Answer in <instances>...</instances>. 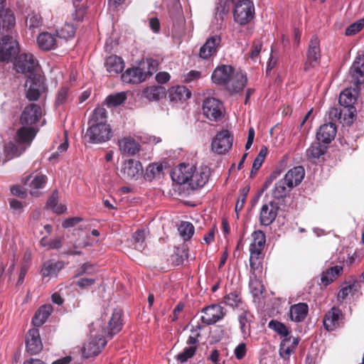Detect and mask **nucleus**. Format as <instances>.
<instances>
[{
	"label": "nucleus",
	"mask_w": 364,
	"mask_h": 364,
	"mask_svg": "<svg viewBox=\"0 0 364 364\" xmlns=\"http://www.w3.org/2000/svg\"><path fill=\"white\" fill-rule=\"evenodd\" d=\"M42 116L41 108L36 104L26 107L21 115L20 122L24 126L32 125L37 122Z\"/></svg>",
	"instance_id": "nucleus-13"
},
{
	"label": "nucleus",
	"mask_w": 364,
	"mask_h": 364,
	"mask_svg": "<svg viewBox=\"0 0 364 364\" xmlns=\"http://www.w3.org/2000/svg\"><path fill=\"white\" fill-rule=\"evenodd\" d=\"M105 66L109 73L117 75L123 70L124 64L122 58L117 55H110L106 59Z\"/></svg>",
	"instance_id": "nucleus-28"
},
{
	"label": "nucleus",
	"mask_w": 364,
	"mask_h": 364,
	"mask_svg": "<svg viewBox=\"0 0 364 364\" xmlns=\"http://www.w3.org/2000/svg\"><path fill=\"white\" fill-rule=\"evenodd\" d=\"M230 11L229 0H218L215 13V18L218 25H222Z\"/></svg>",
	"instance_id": "nucleus-38"
},
{
	"label": "nucleus",
	"mask_w": 364,
	"mask_h": 364,
	"mask_svg": "<svg viewBox=\"0 0 364 364\" xmlns=\"http://www.w3.org/2000/svg\"><path fill=\"white\" fill-rule=\"evenodd\" d=\"M75 33V28L73 24L70 23H65L64 26L58 31V36L65 39L73 38Z\"/></svg>",
	"instance_id": "nucleus-54"
},
{
	"label": "nucleus",
	"mask_w": 364,
	"mask_h": 364,
	"mask_svg": "<svg viewBox=\"0 0 364 364\" xmlns=\"http://www.w3.org/2000/svg\"><path fill=\"white\" fill-rule=\"evenodd\" d=\"M321 58V49L318 38L316 36L311 37L306 52V60L304 65V70L308 71L319 64Z\"/></svg>",
	"instance_id": "nucleus-8"
},
{
	"label": "nucleus",
	"mask_w": 364,
	"mask_h": 364,
	"mask_svg": "<svg viewBox=\"0 0 364 364\" xmlns=\"http://www.w3.org/2000/svg\"><path fill=\"white\" fill-rule=\"evenodd\" d=\"M233 136L227 129H223L215 135L211 148L218 154H223L228 151L232 145Z\"/></svg>",
	"instance_id": "nucleus-7"
},
{
	"label": "nucleus",
	"mask_w": 364,
	"mask_h": 364,
	"mask_svg": "<svg viewBox=\"0 0 364 364\" xmlns=\"http://www.w3.org/2000/svg\"><path fill=\"white\" fill-rule=\"evenodd\" d=\"M328 116L331 122L339 121L341 119L342 110L338 107H331L328 112Z\"/></svg>",
	"instance_id": "nucleus-62"
},
{
	"label": "nucleus",
	"mask_w": 364,
	"mask_h": 364,
	"mask_svg": "<svg viewBox=\"0 0 364 364\" xmlns=\"http://www.w3.org/2000/svg\"><path fill=\"white\" fill-rule=\"evenodd\" d=\"M68 92V87H63L60 89V90L58 92L56 100H55V105L57 106L63 105L67 101Z\"/></svg>",
	"instance_id": "nucleus-61"
},
{
	"label": "nucleus",
	"mask_w": 364,
	"mask_h": 364,
	"mask_svg": "<svg viewBox=\"0 0 364 364\" xmlns=\"http://www.w3.org/2000/svg\"><path fill=\"white\" fill-rule=\"evenodd\" d=\"M119 146L122 152L134 155L139 151V144L131 137H125L119 140Z\"/></svg>",
	"instance_id": "nucleus-35"
},
{
	"label": "nucleus",
	"mask_w": 364,
	"mask_h": 364,
	"mask_svg": "<svg viewBox=\"0 0 364 364\" xmlns=\"http://www.w3.org/2000/svg\"><path fill=\"white\" fill-rule=\"evenodd\" d=\"M203 114L210 121L218 122L223 119L225 108L223 103L215 97H208L203 103Z\"/></svg>",
	"instance_id": "nucleus-5"
},
{
	"label": "nucleus",
	"mask_w": 364,
	"mask_h": 364,
	"mask_svg": "<svg viewBox=\"0 0 364 364\" xmlns=\"http://www.w3.org/2000/svg\"><path fill=\"white\" fill-rule=\"evenodd\" d=\"M163 175V166L161 164H150L147 168L145 173L146 180L151 181L156 178H161Z\"/></svg>",
	"instance_id": "nucleus-46"
},
{
	"label": "nucleus",
	"mask_w": 364,
	"mask_h": 364,
	"mask_svg": "<svg viewBox=\"0 0 364 364\" xmlns=\"http://www.w3.org/2000/svg\"><path fill=\"white\" fill-rule=\"evenodd\" d=\"M291 189V188H289L285 181L281 179L275 183L272 196L274 199L279 200L285 198Z\"/></svg>",
	"instance_id": "nucleus-42"
},
{
	"label": "nucleus",
	"mask_w": 364,
	"mask_h": 364,
	"mask_svg": "<svg viewBox=\"0 0 364 364\" xmlns=\"http://www.w3.org/2000/svg\"><path fill=\"white\" fill-rule=\"evenodd\" d=\"M89 127L85 137L89 142L100 144L109 141L112 135L110 126L107 124V110L104 107L94 109L88 121Z\"/></svg>",
	"instance_id": "nucleus-1"
},
{
	"label": "nucleus",
	"mask_w": 364,
	"mask_h": 364,
	"mask_svg": "<svg viewBox=\"0 0 364 364\" xmlns=\"http://www.w3.org/2000/svg\"><path fill=\"white\" fill-rule=\"evenodd\" d=\"M350 73L355 84H360L364 80V55L357 57L353 62Z\"/></svg>",
	"instance_id": "nucleus-24"
},
{
	"label": "nucleus",
	"mask_w": 364,
	"mask_h": 364,
	"mask_svg": "<svg viewBox=\"0 0 364 364\" xmlns=\"http://www.w3.org/2000/svg\"><path fill=\"white\" fill-rule=\"evenodd\" d=\"M343 314L340 309L333 306L328 311L323 318V326L328 331H333L339 326Z\"/></svg>",
	"instance_id": "nucleus-21"
},
{
	"label": "nucleus",
	"mask_w": 364,
	"mask_h": 364,
	"mask_svg": "<svg viewBox=\"0 0 364 364\" xmlns=\"http://www.w3.org/2000/svg\"><path fill=\"white\" fill-rule=\"evenodd\" d=\"M326 150V146H323L319 142H314L306 150V156L311 160L317 159L324 154Z\"/></svg>",
	"instance_id": "nucleus-45"
},
{
	"label": "nucleus",
	"mask_w": 364,
	"mask_h": 364,
	"mask_svg": "<svg viewBox=\"0 0 364 364\" xmlns=\"http://www.w3.org/2000/svg\"><path fill=\"white\" fill-rule=\"evenodd\" d=\"M16 19L13 11L4 7L0 8V33L4 34L15 26Z\"/></svg>",
	"instance_id": "nucleus-20"
},
{
	"label": "nucleus",
	"mask_w": 364,
	"mask_h": 364,
	"mask_svg": "<svg viewBox=\"0 0 364 364\" xmlns=\"http://www.w3.org/2000/svg\"><path fill=\"white\" fill-rule=\"evenodd\" d=\"M267 154V148L266 146H262L261 148L259 154H257V156H256V158L255 159V160L253 161L252 167V170H251V173H250L251 177H253L255 176V174L256 173V172L259 169L262 163L264 161V159H265Z\"/></svg>",
	"instance_id": "nucleus-48"
},
{
	"label": "nucleus",
	"mask_w": 364,
	"mask_h": 364,
	"mask_svg": "<svg viewBox=\"0 0 364 364\" xmlns=\"http://www.w3.org/2000/svg\"><path fill=\"white\" fill-rule=\"evenodd\" d=\"M221 38L220 36L215 35L209 37L205 43L200 47L199 56L203 59H208L218 53L220 47Z\"/></svg>",
	"instance_id": "nucleus-12"
},
{
	"label": "nucleus",
	"mask_w": 364,
	"mask_h": 364,
	"mask_svg": "<svg viewBox=\"0 0 364 364\" xmlns=\"http://www.w3.org/2000/svg\"><path fill=\"white\" fill-rule=\"evenodd\" d=\"M52 311L53 306L50 304H46L41 306L32 318L33 324L36 327L42 326L46 321Z\"/></svg>",
	"instance_id": "nucleus-33"
},
{
	"label": "nucleus",
	"mask_w": 364,
	"mask_h": 364,
	"mask_svg": "<svg viewBox=\"0 0 364 364\" xmlns=\"http://www.w3.org/2000/svg\"><path fill=\"white\" fill-rule=\"evenodd\" d=\"M122 315L121 309H116L113 311L107 328L105 331V333L111 337L119 333L122 328Z\"/></svg>",
	"instance_id": "nucleus-25"
},
{
	"label": "nucleus",
	"mask_w": 364,
	"mask_h": 364,
	"mask_svg": "<svg viewBox=\"0 0 364 364\" xmlns=\"http://www.w3.org/2000/svg\"><path fill=\"white\" fill-rule=\"evenodd\" d=\"M354 90L350 88L344 90L339 96V103L346 107H351L355 101V95L353 94Z\"/></svg>",
	"instance_id": "nucleus-47"
},
{
	"label": "nucleus",
	"mask_w": 364,
	"mask_h": 364,
	"mask_svg": "<svg viewBox=\"0 0 364 364\" xmlns=\"http://www.w3.org/2000/svg\"><path fill=\"white\" fill-rule=\"evenodd\" d=\"M308 311L309 307L306 304L299 303L290 307L289 316L291 321L301 322L305 319Z\"/></svg>",
	"instance_id": "nucleus-30"
},
{
	"label": "nucleus",
	"mask_w": 364,
	"mask_h": 364,
	"mask_svg": "<svg viewBox=\"0 0 364 364\" xmlns=\"http://www.w3.org/2000/svg\"><path fill=\"white\" fill-rule=\"evenodd\" d=\"M18 52V43L13 37L6 35L0 39L1 62L9 63Z\"/></svg>",
	"instance_id": "nucleus-6"
},
{
	"label": "nucleus",
	"mask_w": 364,
	"mask_h": 364,
	"mask_svg": "<svg viewBox=\"0 0 364 364\" xmlns=\"http://www.w3.org/2000/svg\"><path fill=\"white\" fill-rule=\"evenodd\" d=\"M178 231L184 240H188L194 233V227L189 222H183L178 227Z\"/></svg>",
	"instance_id": "nucleus-51"
},
{
	"label": "nucleus",
	"mask_w": 364,
	"mask_h": 364,
	"mask_svg": "<svg viewBox=\"0 0 364 364\" xmlns=\"http://www.w3.org/2000/svg\"><path fill=\"white\" fill-rule=\"evenodd\" d=\"M42 18L38 14H30L26 18V25L30 28H38L41 25Z\"/></svg>",
	"instance_id": "nucleus-60"
},
{
	"label": "nucleus",
	"mask_w": 364,
	"mask_h": 364,
	"mask_svg": "<svg viewBox=\"0 0 364 364\" xmlns=\"http://www.w3.org/2000/svg\"><path fill=\"white\" fill-rule=\"evenodd\" d=\"M38 47L44 50L55 49L57 44L56 38L54 35L48 32H43L38 35L37 38Z\"/></svg>",
	"instance_id": "nucleus-32"
},
{
	"label": "nucleus",
	"mask_w": 364,
	"mask_h": 364,
	"mask_svg": "<svg viewBox=\"0 0 364 364\" xmlns=\"http://www.w3.org/2000/svg\"><path fill=\"white\" fill-rule=\"evenodd\" d=\"M242 302L240 294L236 292H231L226 295L224 298V303L232 307H237Z\"/></svg>",
	"instance_id": "nucleus-57"
},
{
	"label": "nucleus",
	"mask_w": 364,
	"mask_h": 364,
	"mask_svg": "<svg viewBox=\"0 0 364 364\" xmlns=\"http://www.w3.org/2000/svg\"><path fill=\"white\" fill-rule=\"evenodd\" d=\"M191 91L185 86L172 87L168 90V97L172 102L185 101L190 98Z\"/></svg>",
	"instance_id": "nucleus-31"
},
{
	"label": "nucleus",
	"mask_w": 364,
	"mask_h": 364,
	"mask_svg": "<svg viewBox=\"0 0 364 364\" xmlns=\"http://www.w3.org/2000/svg\"><path fill=\"white\" fill-rule=\"evenodd\" d=\"M250 191V188L245 186L240 191V196L236 202L235 210L237 216L238 217V213L242 210L245 203L246 198Z\"/></svg>",
	"instance_id": "nucleus-56"
},
{
	"label": "nucleus",
	"mask_w": 364,
	"mask_h": 364,
	"mask_svg": "<svg viewBox=\"0 0 364 364\" xmlns=\"http://www.w3.org/2000/svg\"><path fill=\"white\" fill-rule=\"evenodd\" d=\"M63 264L61 262H54L52 260L47 261L43 263L41 274L43 277H53L62 269Z\"/></svg>",
	"instance_id": "nucleus-41"
},
{
	"label": "nucleus",
	"mask_w": 364,
	"mask_h": 364,
	"mask_svg": "<svg viewBox=\"0 0 364 364\" xmlns=\"http://www.w3.org/2000/svg\"><path fill=\"white\" fill-rule=\"evenodd\" d=\"M146 76L141 65L127 69L122 75V80L125 83L139 84L146 79Z\"/></svg>",
	"instance_id": "nucleus-19"
},
{
	"label": "nucleus",
	"mask_w": 364,
	"mask_h": 364,
	"mask_svg": "<svg viewBox=\"0 0 364 364\" xmlns=\"http://www.w3.org/2000/svg\"><path fill=\"white\" fill-rule=\"evenodd\" d=\"M252 242L250 245V252L252 258L260 257L266 242L265 234L262 230H256L252 232Z\"/></svg>",
	"instance_id": "nucleus-18"
},
{
	"label": "nucleus",
	"mask_w": 364,
	"mask_h": 364,
	"mask_svg": "<svg viewBox=\"0 0 364 364\" xmlns=\"http://www.w3.org/2000/svg\"><path fill=\"white\" fill-rule=\"evenodd\" d=\"M343 267L341 266H334L327 269L321 276V282L323 285L327 286L332 282L334 279L342 272Z\"/></svg>",
	"instance_id": "nucleus-43"
},
{
	"label": "nucleus",
	"mask_w": 364,
	"mask_h": 364,
	"mask_svg": "<svg viewBox=\"0 0 364 364\" xmlns=\"http://www.w3.org/2000/svg\"><path fill=\"white\" fill-rule=\"evenodd\" d=\"M92 272L93 266L90 264L85 263L79 269H77L75 277H77L85 274H92Z\"/></svg>",
	"instance_id": "nucleus-63"
},
{
	"label": "nucleus",
	"mask_w": 364,
	"mask_h": 364,
	"mask_svg": "<svg viewBox=\"0 0 364 364\" xmlns=\"http://www.w3.org/2000/svg\"><path fill=\"white\" fill-rule=\"evenodd\" d=\"M126 99L127 97L124 92H118L109 95L106 101L108 106L116 107L122 104Z\"/></svg>",
	"instance_id": "nucleus-55"
},
{
	"label": "nucleus",
	"mask_w": 364,
	"mask_h": 364,
	"mask_svg": "<svg viewBox=\"0 0 364 364\" xmlns=\"http://www.w3.org/2000/svg\"><path fill=\"white\" fill-rule=\"evenodd\" d=\"M166 89L161 85H152L143 91L144 96L149 100H159L165 96Z\"/></svg>",
	"instance_id": "nucleus-40"
},
{
	"label": "nucleus",
	"mask_w": 364,
	"mask_h": 364,
	"mask_svg": "<svg viewBox=\"0 0 364 364\" xmlns=\"http://www.w3.org/2000/svg\"><path fill=\"white\" fill-rule=\"evenodd\" d=\"M194 166L181 164L171 173L172 180L178 184L188 183Z\"/></svg>",
	"instance_id": "nucleus-16"
},
{
	"label": "nucleus",
	"mask_w": 364,
	"mask_h": 364,
	"mask_svg": "<svg viewBox=\"0 0 364 364\" xmlns=\"http://www.w3.org/2000/svg\"><path fill=\"white\" fill-rule=\"evenodd\" d=\"M337 129L334 122L321 125L316 133V138L324 144L330 143L334 139Z\"/></svg>",
	"instance_id": "nucleus-22"
},
{
	"label": "nucleus",
	"mask_w": 364,
	"mask_h": 364,
	"mask_svg": "<svg viewBox=\"0 0 364 364\" xmlns=\"http://www.w3.org/2000/svg\"><path fill=\"white\" fill-rule=\"evenodd\" d=\"M299 340L298 338H284L281 342L279 347V355L284 359H288L294 353Z\"/></svg>",
	"instance_id": "nucleus-26"
},
{
	"label": "nucleus",
	"mask_w": 364,
	"mask_h": 364,
	"mask_svg": "<svg viewBox=\"0 0 364 364\" xmlns=\"http://www.w3.org/2000/svg\"><path fill=\"white\" fill-rule=\"evenodd\" d=\"M58 191L55 190L47 201V206L54 213L61 214L65 212L66 207L62 204L58 203Z\"/></svg>",
	"instance_id": "nucleus-44"
},
{
	"label": "nucleus",
	"mask_w": 364,
	"mask_h": 364,
	"mask_svg": "<svg viewBox=\"0 0 364 364\" xmlns=\"http://www.w3.org/2000/svg\"><path fill=\"white\" fill-rule=\"evenodd\" d=\"M305 175L304 168L302 166H296L290 169L282 178L287 183L289 188H293L298 186L303 180Z\"/></svg>",
	"instance_id": "nucleus-23"
},
{
	"label": "nucleus",
	"mask_w": 364,
	"mask_h": 364,
	"mask_svg": "<svg viewBox=\"0 0 364 364\" xmlns=\"http://www.w3.org/2000/svg\"><path fill=\"white\" fill-rule=\"evenodd\" d=\"M202 313L203 315L201 316V321L206 325L215 324L223 318L226 314L223 307L218 304H213L204 308Z\"/></svg>",
	"instance_id": "nucleus-9"
},
{
	"label": "nucleus",
	"mask_w": 364,
	"mask_h": 364,
	"mask_svg": "<svg viewBox=\"0 0 364 364\" xmlns=\"http://www.w3.org/2000/svg\"><path fill=\"white\" fill-rule=\"evenodd\" d=\"M146 77L152 75L158 70V62L156 60L149 58L140 63Z\"/></svg>",
	"instance_id": "nucleus-50"
},
{
	"label": "nucleus",
	"mask_w": 364,
	"mask_h": 364,
	"mask_svg": "<svg viewBox=\"0 0 364 364\" xmlns=\"http://www.w3.org/2000/svg\"><path fill=\"white\" fill-rule=\"evenodd\" d=\"M279 206L274 201L264 204L259 213L260 224L264 226L271 225L277 218Z\"/></svg>",
	"instance_id": "nucleus-14"
},
{
	"label": "nucleus",
	"mask_w": 364,
	"mask_h": 364,
	"mask_svg": "<svg viewBox=\"0 0 364 364\" xmlns=\"http://www.w3.org/2000/svg\"><path fill=\"white\" fill-rule=\"evenodd\" d=\"M252 316L248 311L242 310L237 316L240 328L243 336L250 333V323Z\"/></svg>",
	"instance_id": "nucleus-39"
},
{
	"label": "nucleus",
	"mask_w": 364,
	"mask_h": 364,
	"mask_svg": "<svg viewBox=\"0 0 364 364\" xmlns=\"http://www.w3.org/2000/svg\"><path fill=\"white\" fill-rule=\"evenodd\" d=\"M26 349L31 355H36L43 349V344L38 328L30 329L26 338Z\"/></svg>",
	"instance_id": "nucleus-17"
},
{
	"label": "nucleus",
	"mask_w": 364,
	"mask_h": 364,
	"mask_svg": "<svg viewBox=\"0 0 364 364\" xmlns=\"http://www.w3.org/2000/svg\"><path fill=\"white\" fill-rule=\"evenodd\" d=\"M196 346H189L185 348L183 352L178 353L176 355V359L178 362L183 363L186 362L188 358L193 356L196 352Z\"/></svg>",
	"instance_id": "nucleus-59"
},
{
	"label": "nucleus",
	"mask_w": 364,
	"mask_h": 364,
	"mask_svg": "<svg viewBox=\"0 0 364 364\" xmlns=\"http://www.w3.org/2000/svg\"><path fill=\"white\" fill-rule=\"evenodd\" d=\"M364 27V18L358 20L356 22L350 24L345 31L346 36H353L358 33Z\"/></svg>",
	"instance_id": "nucleus-58"
},
{
	"label": "nucleus",
	"mask_w": 364,
	"mask_h": 364,
	"mask_svg": "<svg viewBox=\"0 0 364 364\" xmlns=\"http://www.w3.org/2000/svg\"><path fill=\"white\" fill-rule=\"evenodd\" d=\"M149 234L146 229L137 230L132 235V245L134 248L139 252H142L146 247V237Z\"/></svg>",
	"instance_id": "nucleus-36"
},
{
	"label": "nucleus",
	"mask_w": 364,
	"mask_h": 364,
	"mask_svg": "<svg viewBox=\"0 0 364 364\" xmlns=\"http://www.w3.org/2000/svg\"><path fill=\"white\" fill-rule=\"evenodd\" d=\"M210 175V170L207 166L196 168L191 172V178L188 185L193 189H197L204 186L208 181Z\"/></svg>",
	"instance_id": "nucleus-10"
},
{
	"label": "nucleus",
	"mask_w": 364,
	"mask_h": 364,
	"mask_svg": "<svg viewBox=\"0 0 364 364\" xmlns=\"http://www.w3.org/2000/svg\"><path fill=\"white\" fill-rule=\"evenodd\" d=\"M247 82V77L241 72L234 73L227 89L230 92H238L243 90Z\"/></svg>",
	"instance_id": "nucleus-29"
},
{
	"label": "nucleus",
	"mask_w": 364,
	"mask_h": 364,
	"mask_svg": "<svg viewBox=\"0 0 364 364\" xmlns=\"http://www.w3.org/2000/svg\"><path fill=\"white\" fill-rule=\"evenodd\" d=\"M250 289L253 296L256 297L262 294L264 291V286L262 281L258 279L256 276H250Z\"/></svg>",
	"instance_id": "nucleus-49"
},
{
	"label": "nucleus",
	"mask_w": 364,
	"mask_h": 364,
	"mask_svg": "<svg viewBox=\"0 0 364 364\" xmlns=\"http://www.w3.org/2000/svg\"><path fill=\"white\" fill-rule=\"evenodd\" d=\"M35 136L34 129L31 127H23L20 128L16 133L14 144L9 142L5 146V151L8 155L11 157L20 156L28 146Z\"/></svg>",
	"instance_id": "nucleus-2"
},
{
	"label": "nucleus",
	"mask_w": 364,
	"mask_h": 364,
	"mask_svg": "<svg viewBox=\"0 0 364 364\" xmlns=\"http://www.w3.org/2000/svg\"><path fill=\"white\" fill-rule=\"evenodd\" d=\"M43 89V85L40 81V79L30 78V85L26 91V97L30 101L37 100L40 95L41 90Z\"/></svg>",
	"instance_id": "nucleus-37"
},
{
	"label": "nucleus",
	"mask_w": 364,
	"mask_h": 364,
	"mask_svg": "<svg viewBox=\"0 0 364 364\" xmlns=\"http://www.w3.org/2000/svg\"><path fill=\"white\" fill-rule=\"evenodd\" d=\"M99 343L96 339H91L83 347V355L86 358L97 355L102 350V348L105 346L106 342L102 338H99Z\"/></svg>",
	"instance_id": "nucleus-27"
},
{
	"label": "nucleus",
	"mask_w": 364,
	"mask_h": 364,
	"mask_svg": "<svg viewBox=\"0 0 364 364\" xmlns=\"http://www.w3.org/2000/svg\"><path fill=\"white\" fill-rule=\"evenodd\" d=\"M32 178L30 186L35 188H42L47 181V178L43 174H36L35 176H29L27 177V181Z\"/></svg>",
	"instance_id": "nucleus-53"
},
{
	"label": "nucleus",
	"mask_w": 364,
	"mask_h": 364,
	"mask_svg": "<svg viewBox=\"0 0 364 364\" xmlns=\"http://www.w3.org/2000/svg\"><path fill=\"white\" fill-rule=\"evenodd\" d=\"M14 66L16 71L29 78L34 74L38 66V61L31 53H23L14 60Z\"/></svg>",
	"instance_id": "nucleus-4"
},
{
	"label": "nucleus",
	"mask_w": 364,
	"mask_h": 364,
	"mask_svg": "<svg viewBox=\"0 0 364 364\" xmlns=\"http://www.w3.org/2000/svg\"><path fill=\"white\" fill-rule=\"evenodd\" d=\"M200 72L197 70H191L186 75L183 76V82H191L193 80H198L200 77Z\"/></svg>",
	"instance_id": "nucleus-64"
},
{
	"label": "nucleus",
	"mask_w": 364,
	"mask_h": 364,
	"mask_svg": "<svg viewBox=\"0 0 364 364\" xmlns=\"http://www.w3.org/2000/svg\"><path fill=\"white\" fill-rule=\"evenodd\" d=\"M234 73V68L231 65H219L212 74V80L215 84L228 86Z\"/></svg>",
	"instance_id": "nucleus-11"
},
{
	"label": "nucleus",
	"mask_w": 364,
	"mask_h": 364,
	"mask_svg": "<svg viewBox=\"0 0 364 364\" xmlns=\"http://www.w3.org/2000/svg\"><path fill=\"white\" fill-rule=\"evenodd\" d=\"M268 326L280 336H284V338H288L289 331L287 326L282 323L278 321L272 320L269 322Z\"/></svg>",
	"instance_id": "nucleus-52"
},
{
	"label": "nucleus",
	"mask_w": 364,
	"mask_h": 364,
	"mask_svg": "<svg viewBox=\"0 0 364 364\" xmlns=\"http://www.w3.org/2000/svg\"><path fill=\"white\" fill-rule=\"evenodd\" d=\"M234 5L233 17L236 23L245 26L250 23L255 15V6L250 0H231Z\"/></svg>",
	"instance_id": "nucleus-3"
},
{
	"label": "nucleus",
	"mask_w": 364,
	"mask_h": 364,
	"mask_svg": "<svg viewBox=\"0 0 364 364\" xmlns=\"http://www.w3.org/2000/svg\"><path fill=\"white\" fill-rule=\"evenodd\" d=\"M169 16L173 22V29H174L176 32L181 31L185 23V19L181 6L176 5L174 9L169 11Z\"/></svg>",
	"instance_id": "nucleus-34"
},
{
	"label": "nucleus",
	"mask_w": 364,
	"mask_h": 364,
	"mask_svg": "<svg viewBox=\"0 0 364 364\" xmlns=\"http://www.w3.org/2000/svg\"><path fill=\"white\" fill-rule=\"evenodd\" d=\"M121 171L128 179H137L141 176L143 168L139 161L129 159L123 163Z\"/></svg>",
	"instance_id": "nucleus-15"
}]
</instances>
